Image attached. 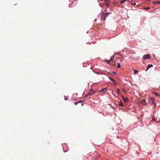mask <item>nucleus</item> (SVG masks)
<instances>
[{"instance_id":"nucleus-1","label":"nucleus","mask_w":160,"mask_h":160,"mask_svg":"<svg viewBox=\"0 0 160 160\" xmlns=\"http://www.w3.org/2000/svg\"><path fill=\"white\" fill-rule=\"evenodd\" d=\"M110 14L109 12L105 13L101 15V17L102 18V19L105 21L107 18L108 16V15Z\"/></svg>"},{"instance_id":"nucleus-2","label":"nucleus","mask_w":160,"mask_h":160,"mask_svg":"<svg viewBox=\"0 0 160 160\" xmlns=\"http://www.w3.org/2000/svg\"><path fill=\"white\" fill-rule=\"evenodd\" d=\"M149 98H150V99H151V100H152V101L151 102L152 103L154 107L155 108L156 106V103L154 102L155 100V98L152 97H149Z\"/></svg>"},{"instance_id":"nucleus-3","label":"nucleus","mask_w":160,"mask_h":160,"mask_svg":"<svg viewBox=\"0 0 160 160\" xmlns=\"http://www.w3.org/2000/svg\"><path fill=\"white\" fill-rule=\"evenodd\" d=\"M150 57V55L149 54H146L143 56V58L145 59L149 58Z\"/></svg>"},{"instance_id":"nucleus-4","label":"nucleus","mask_w":160,"mask_h":160,"mask_svg":"<svg viewBox=\"0 0 160 160\" xmlns=\"http://www.w3.org/2000/svg\"><path fill=\"white\" fill-rule=\"evenodd\" d=\"M118 105H119L120 106H121V107H123V104L122 103L121 100H120L119 102H118Z\"/></svg>"},{"instance_id":"nucleus-5","label":"nucleus","mask_w":160,"mask_h":160,"mask_svg":"<svg viewBox=\"0 0 160 160\" xmlns=\"http://www.w3.org/2000/svg\"><path fill=\"white\" fill-rule=\"evenodd\" d=\"M123 99L125 103H127L128 101V99L127 98L123 97Z\"/></svg>"},{"instance_id":"nucleus-6","label":"nucleus","mask_w":160,"mask_h":160,"mask_svg":"<svg viewBox=\"0 0 160 160\" xmlns=\"http://www.w3.org/2000/svg\"><path fill=\"white\" fill-rule=\"evenodd\" d=\"M109 78L111 81H112L114 82V84H116L115 81L114 80V79L113 78L111 77H109Z\"/></svg>"},{"instance_id":"nucleus-7","label":"nucleus","mask_w":160,"mask_h":160,"mask_svg":"<svg viewBox=\"0 0 160 160\" xmlns=\"http://www.w3.org/2000/svg\"><path fill=\"white\" fill-rule=\"evenodd\" d=\"M152 66H153V65L152 64H148V66L147 69H146V71H147L149 68L152 67Z\"/></svg>"},{"instance_id":"nucleus-8","label":"nucleus","mask_w":160,"mask_h":160,"mask_svg":"<svg viewBox=\"0 0 160 160\" xmlns=\"http://www.w3.org/2000/svg\"><path fill=\"white\" fill-rule=\"evenodd\" d=\"M106 62H107L108 63H109L110 65L111 66L113 65V64H112V63L110 62V61L109 60H107Z\"/></svg>"},{"instance_id":"nucleus-9","label":"nucleus","mask_w":160,"mask_h":160,"mask_svg":"<svg viewBox=\"0 0 160 160\" xmlns=\"http://www.w3.org/2000/svg\"><path fill=\"white\" fill-rule=\"evenodd\" d=\"M143 103H145V105H147L148 104L146 102V101L145 100H142V102H141V103L142 104H143Z\"/></svg>"},{"instance_id":"nucleus-10","label":"nucleus","mask_w":160,"mask_h":160,"mask_svg":"<svg viewBox=\"0 0 160 160\" xmlns=\"http://www.w3.org/2000/svg\"><path fill=\"white\" fill-rule=\"evenodd\" d=\"M153 94H154L155 96H158V97H159V96H160V95L159 94H158V93L157 92H153Z\"/></svg>"},{"instance_id":"nucleus-11","label":"nucleus","mask_w":160,"mask_h":160,"mask_svg":"<svg viewBox=\"0 0 160 160\" xmlns=\"http://www.w3.org/2000/svg\"><path fill=\"white\" fill-rule=\"evenodd\" d=\"M149 97H151L150 96L148 97V99L149 103H151V102H152V100H150L151 99H150V98Z\"/></svg>"},{"instance_id":"nucleus-12","label":"nucleus","mask_w":160,"mask_h":160,"mask_svg":"<svg viewBox=\"0 0 160 160\" xmlns=\"http://www.w3.org/2000/svg\"><path fill=\"white\" fill-rule=\"evenodd\" d=\"M128 0H122L120 1V3H124L125 2L128 1Z\"/></svg>"},{"instance_id":"nucleus-13","label":"nucleus","mask_w":160,"mask_h":160,"mask_svg":"<svg viewBox=\"0 0 160 160\" xmlns=\"http://www.w3.org/2000/svg\"><path fill=\"white\" fill-rule=\"evenodd\" d=\"M83 102L82 101H78V102H75L74 103V104L75 105H77V104L78 103H81V102Z\"/></svg>"},{"instance_id":"nucleus-14","label":"nucleus","mask_w":160,"mask_h":160,"mask_svg":"<svg viewBox=\"0 0 160 160\" xmlns=\"http://www.w3.org/2000/svg\"><path fill=\"white\" fill-rule=\"evenodd\" d=\"M106 88H105L103 89L101 91H100V92H106Z\"/></svg>"},{"instance_id":"nucleus-15","label":"nucleus","mask_w":160,"mask_h":160,"mask_svg":"<svg viewBox=\"0 0 160 160\" xmlns=\"http://www.w3.org/2000/svg\"><path fill=\"white\" fill-rule=\"evenodd\" d=\"M114 58V56H112L110 58V60L111 61H112V60Z\"/></svg>"},{"instance_id":"nucleus-16","label":"nucleus","mask_w":160,"mask_h":160,"mask_svg":"<svg viewBox=\"0 0 160 160\" xmlns=\"http://www.w3.org/2000/svg\"><path fill=\"white\" fill-rule=\"evenodd\" d=\"M117 67L118 68L121 67V65L119 63H118V65Z\"/></svg>"},{"instance_id":"nucleus-17","label":"nucleus","mask_w":160,"mask_h":160,"mask_svg":"<svg viewBox=\"0 0 160 160\" xmlns=\"http://www.w3.org/2000/svg\"><path fill=\"white\" fill-rule=\"evenodd\" d=\"M138 72V70H135L134 71V74H136Z\"/></svg>"},{"instance_id":"nucleus-18","label":"nucleus","mask_w":160,"mask_h":160,"mask_svg":"<svg viewBox=\"0 0 160 160\" xmlns=\"http://www.w3.org/2000/svg\"><path fill=\"white\" fill-rule=\"evenodd\" d=\"M144 8L146 10H148V9H150V8L149 7H147V8Z\"/></svg>"},{"instance_id":"nucleus-19","label":"nucleus","mask_w":160,"mask_h":160,"mask_svg":"<svg viewBox=\"0 0 160 160\" xmlns=\"http://www.w3.org/2000/svg\"><path fill=\"white\" fill-rule=\"evenodd\" d=\"M158 1H155V2H153V3H155L156 4H158Z\"/></svg>"},{"instance_id":"nucleus-20","label":"nucleus","mask_w":160,"mask_h":160,"mask_svg":"<svg viewBox=\"0 0 160 160\" xmlns=\"http://www.w3.org/2000/svg\"><path fill=\"white\" fill-rule=\"evenodd\" d=\"M132 4L133 5H135L136 4V3L134 2L132 3Z\"/></svg>"},{"instance_id":"nucleus-21","label":"nucleus","mask_w":160,"mask_h":160,"mask_svg":"<svg viewBox=\"0 0 160 160\" xmlns=\"http://www.w3.org/2000/svg\"><path fill=\"white\" fill-rule=\"evenodd\" d=\"M152 120L155 121V119L154 118H152Z\"/></svg>"},{"instance_id":"nucleus-22","label":"nucleus","mask_w":160,"mask_h":160,"mask_svg":"<svg viewBox=\"0 0 160 160\" xmlns=\"http://www.w3.org/2000/svg\"><path fill=\"white\" fill-rule=\"evenodd\" d=\"M106 5L108 6V7H109V4L108 3L106 4Z\"/></svg>"},{"instance_id":"nucleus-23","label":"nucleus","mask_w":160,"mask_h":160,"mask_svg":"<svg viewBox=\"0 0 160 160\" xmlns=\"http://www.w3.org/2000/svg\"><path fill=\"white\" fill-rule=\"evenodd\" d=\"M158 4H160V1L158 2Z\"/></svg>"},{"instance_id":"nucleus-24","label":"nucleus","mask_w":160,"mask_h":160,"mask_svg":"<svg viewBox=\"0 0 160 160\" xmlns=\"http://www.w3.org/2000/svg\"><path fill=\"white\" fill-rule=\"evenodd\" d=\"M83 105V103H82V104H81V106H82Z\"/></svg>"},{"instance_id":"nucleus-25","label":"nucleus","mask_w":160,"mask_h":160,"mask_svg":"<svg viewBox=\"0 0 160 160\" xmlns=\"http://www.w3.org/2000/svg\"><path fill=\"white\" fill-rule=\"evenodd\" d=\"M118 92H119V89H118Z\"/></svg>"},{"instance_id":"nucleus-26","label":"nucleus","mask_w":160,"mask_h":160,"mask_svg":"<svg viewBox=\"0 0 160 160\" xmlns=\"http://www.w3.org/2000/svg\"><path fill=\"white\" fill-rule=\"evenodd\" d=\"M107 11V10L106 9H105V11Z\"/></svg>"},{"instance_id":"nucleus-27","label":"nucleus","mask_w":160,"mask_h":160,"mask_svg":"<svg viewBox=\"0 0 160 160\" xmlns=\"http://www.w3.org/2000/svg\"><path fill=\"white\" fill-rule=\"evenodd\" d=\"M131 1H132V0H131Z\"/></svg>"}]
</instances>
